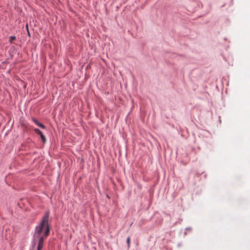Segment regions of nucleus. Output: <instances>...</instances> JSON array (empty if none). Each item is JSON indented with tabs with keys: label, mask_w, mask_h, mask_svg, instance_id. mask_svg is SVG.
Here are the masks:
<instances>
[{
	"label": "nucleus",
	"mask_w": 250,
	"mask_h": 250,
	"mask_svg": "<svg viewBox=\"0 0 250 250\" xmlns=\"http://www.w3.org/2000/svg\"><path fill=\"white\" fill-rule=\"evenodd\" d=\"M32 120L33 121V122L36 124L38 126L43 128V129H45V126L42 123H41L40 122H39L37 119H36L35 118H32Z\"/></svg>",
	"instance_id": "obj_3"
},
{
	"label": "nucleus",
	"mask_w": 250,
	"mask_h": 250,
	"mask_svg": "<svg viewBox=\"0 0 250 250\" xmlns=\"http://www.w3.org/2000/svg\"><path fill=\"white\" fill-rule=\"evenodd\" d=\"M34 131L35 132L38 134H39L40 136V137L42 139V141L43 143H46V139L45 138V137L43 135L42 132L38 128H35L34 129Z\"/></svg>",
	"instance_id": "obj_2"
},
{
	"label": "nucleus",
	"mask_w": 250,
	"mask_h": 250,
	"mask_svg": "<svg viewBox=\"0 0 250 250\" xmlns=\"http://www.w3.org/2000/svg\"><path fill=\"white\" fill-rule=\"evenodd\" d=\"M186 229L187 230H191V228H187Z\"/></svg>",
	"instance_id": "obj_6"
},
{
	"label": "nucleus",
	"mask_w": 250,
	"mask_h": 250,
	"mask_svg": "<svg viewBox=\"0 0 250 250\" xmlns=\"http://www.w3.org/2000/svg\"><path fill=\"white\" fill-rule=\"evenodd\" d=\"M49 212L46 211L42 218L38 226H36L34 236L39 238L37 250H42L44 237H46L50 232V226L48 223Z\"/></svg>",
	"instance_id": "obj_1"
},
{
	"label": "nucleus",
	"mask_w": 250,
	"mask_h": 250,
	"mask_svg": "<svg viewBox=\"0 0 250 250\" xmlns=\"http://www.w3.org/2000/svg\"><path fill=\"white\" fill-rule=\"evenodd\" d=\"M126 242L127 243V245H128V248H129L130 247V238L129 236H128L127 238V239H126Z\"/></svg>",
	"instance_id": "obj_5"
},
{
	"label": "nucleus",
	"mask_w": 250,
	"mask_h": 250,
	"mask_svg": "<svg viewBox=\"0 0 250 250\" xmlns=\"http://www.w3.org/2000/svg\"><path fill=\"white\" fill-rule=\"evenodd\" d=\"M28 33L29 34V30H27Z\"/></svg>",
	"instance_id": "obj_7"
},
{
	"label": "nucleus",
	"mask_w": 250,
	"mask_h": 250,
	"mask_svg": "<svg viewBox=\"0 0 250 250\" xmlns=\"http://www.w3.org/2000/svg\"><path fill=\"white\" fill-rule=\"evenodd\" d=\"M16 40V37L15 36H10L9 37V42L11 43H12V41Z\"/></svg>",
	"instance_id": "obj_4"
},
{
	"label": "nucleus",
	"mask_w": 250,
	"mask_h": 250,
	"mask_svg": "<svg viewBox=\"0 0 250 250\" xmlns=\"http://www.w3.org/2000/svg\"><path fill=\"white\" fill-rule=\"evenodd\" d=\"M28 33L29 34V30H27Z\"/></svg>",
	"instance_id": "obj_8"
}]
</instances>
